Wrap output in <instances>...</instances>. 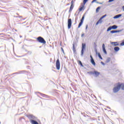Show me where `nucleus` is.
<instances>
[{"label":"nucleus","instance_id":"nucleus-9","mask_svg":"<svg viewBox=\"0 0 124 124\" xmlns=\"http://www.w3.org/2000/svg\"><path fill=\"white\" fill-rule=\"evenodd\" d=\"M99 74H100V72H97L96 71H94V75H95V76L96 77H97L98 76H99Z\"/></svg>","mask_w":124,"mask_h":124},{"label":"nucleus","instance_id":"nucleus-20","mask_svg":"<svg viewBox=\"0 0 124 124\" xmlns=\"http://www.w3.org/2000/svg\"><path fill=\"white\" fill-rule=\"evenodd\" d=\"M111 30H112L111 26L109 27L107 29V31H111Z\"/></svg>","mask_w":124,"mask_h":124},{"label":"nucleus","instance_id":"nucleus-22","mask_svg":"<svg viewBox=\"0 0 124 124\" xmlns=\"http://www.w3.org/2000/svg\"><path fill=\"white\" fill-rule=\"evenodd\" d=\"M98 56L101 60H102V57H101V55H100V53L98 54Z\"/></svg>","mask_w":124,"mask_h":124},{"label":"nucleus","instance_id":"nucleus-25","mask_svg":"<svg viewBox=\"0 0 124 124\" xmlns=\"http://www.w3.org/2000/svg\"><path fill=\"white\" fill-rule=\"evenodd\" d=\"M106 16H107L106 15H105L104 16H103L101 18H102V19H103V18H105V17H106Z\"/></svg>","mask_w":124,"mask_h":124},{"label":"nucleus","instance_id":"nucleus-16","mask_svg":"<svg viewBox=\"0 0 124 124\" xmlns=\"http://www.w3.org/2000/svg\"><path fill=\"white\" fill-rule=\"evenodd\" d=\"M73 51L74 53H76V48H75V45L74 44L73 45Z\"/></svg>","mask_w":124,"mask_h":124},{"label":"nucleus","instance_id":"nucleus-10","mask_svg":"<svg viewBox=\"0 0 124 124\" xmlns=\"http://www.w3.org/2000/svg\"><path fill=\"white\" fill-rule=\"evenodd\" d=\"M102 23V18H100L99 20L96 23V25L97 26L99 24H101Z\"/></svg>","mask_w":124,"mask_h":124},{"label":"nucleus","instance_id":"nucleus-32","mask_svg":"<svg viewBox=\"0 0 124 124\" xmlns=\"http://www.w3.org/2000/svg\"><path fill=\"white\" fill-rule=\"evenodd\" d=\"M62 52H64L63 49H62Z\"/></svg>","mask_w":124,"mask_h":124},{"label":"nucleus","instance_id":"nucleus-4","mask_svg":"<svg viewBox=\"0 0 124 124\" xmlns=\"http://www.w3.org/2000/svg\"><path fill=\"white\" fill-rule=\"evenodd\" d=\"M86 49V44H82V49H81V56H83L84 55V50Z\"/></svg>","mask_w":124,"mask_h":124},{"label":"nucleus","instance_id":"nucleus-27","mask_svg":"<svg viewBox=\"0 0 124 124\" xmlns=\"http://www.w3.org/2000/svg\"><path fill=\"white\" fill-rule=\"evenodd\" d=\"M96 0H93V1H92V3L94 2V1H95Z\"/></svg>","mask_w":124,"mask_h":124},{"label":"nucleus","instance_id":"nucleus-28","mask_svg":"<svg viewBox=\"0 0 124 124\" xmlns=\"http://www.w3.org/2000/svg\"><path fill=\"white\" fill-rule=\"evenodd\" d=\"M114 0H109V2H111L112 1H113Z\"/></svg>","mask_w":124,"mask_h":124},{"label":"nucleus","instance_id":"nucleus-33","mask_svg":"<svg viewBox=\"0 0 124 124\" xmlns=\"http://www.w3.org/2000/svg\"><path fill=\"white\" fill-rule=\"evenodd\" d=\"M102 63H103V62H101Z\"/></svg>","mask_w":124,"mask_h":124},{"label":"nucleus","instance_id":"nucleus-1","mask_svg":"<svg viewBox=\"0 0 124 124\" xmlns=\"http://www.w3.org/2000/svg\"><path fill=\"white\" fill-rule=\"evenodd\" d=\"M121 88H122V90H124V83H117V86L114 87L113 89V93H118V92H119V91H120V90L121 89Z\"/></svg>","mask_w":124,"mask_h":124},{"label":"nucleus","instance_id":"nucleus-21","mask_svg":"<svg viewBox=\"0 0 124 124\" xmlns=\"http://www.w3.org/2000/svg\"><path fill=\"white\" fill-rule=\"evenodd\" d=\"M89 74H90L91 75H94V72H89Z\"/></svg>","mask_w":124,"mask_h":124},{"label":"nucleus","instance_id":"nucleus-24","mask_svg":"<svg viewBox=\"0 0 124 124\" xmlns=\"http://www.w3.org/2000/svg\"><path fill=\"white\" fill-rule=\"evenodd\" d=\"M88 0H83V3H84V4H86V3L88 1Z\"/></svg>","mask_w":124,"mask_h":124},{"label":"nucleus","instance_id":"nucleus-7","mask_svg":"<svg viewBox=\"0 0 124 124\" xmlns=\"http://www.w3.org/2000/svg\"><path fill=\"white\" fill-rule=\"evenodd\" d=\"M90 58L91 63H92L93 65L95 66V62H94V60H93V56H92V55L90 56Z\"/></svg>","mask_w":124,"mask_h":124},{"label":"nucleus","instance_id":"nucleus-31","mask_svg":"<svg viewBox=\"0 0 124 124\" xmlns=\"http://www.w3.org/2000/svg\"><path fill=\"white\" fill-rule=\"evenodd\" d=\"M88 29V25H86V30Z\"/></svg>","mask_w":124,"mask_h":124},{"label":"nucleus","instance_id":"nucleus-2","mask_svg":"<svg viewBox=\"0 0 124 124\" xmlns=\"http://www.w3.org/2000/svg\"><path fill=\"white\" fill-rule=\"evenodd\" d=\"M37 41L42 44H46V41H45V39L41 36L38 37L37 38Z\"/></svg>","mask_w":124,"mask_h":124},{"label":"nucleus","instance_id":"nucleus-29","mask_svg":"<svg viewBox=\"0 0 124 124\" xmlns=\"http://www.w3.org/2000/svg\"><path fill=\"white\" fill-rule=\"evenodd\" d=\"M84 35H85V34L83 33L81 34V37H83V36H84Z\"/></svg>","mask_w":124,"mask_h":124},{"label":"nucleus","instance_id":"nucleus-23","mask_svg":"<svg viewBox=\"0 0 124 124\" xmlns=\"http://www.w3.org/2000/svg\"><path fill=\"white\" fill-rule=\"evenodd\" d=\"M78 64H80L81 66H83V64H82V62L80 61H78Z\"/></svg>","mask_w":124,"mask_h":124},{"label":"nucleus","instance_id":"nucleus-5","mask_svg":"<svg viewBox=\"0 0 124 124\" xmlns=\"http://www.w3.org/2000/svg\"><path fill=\"white\" fill-rule=\"evenodd\" d=\"M84 19H85V16H83L80 20V23L78 24V28L79 29L82 25H83V22H84Z\"/></svg>","mask_w":124,"mask_h":124},{"label":"nucleus","instance_id":"nucleus-3","mask_svg":"<svg viewBox=\"0 0 124 124\" xmlns=\"http://www.w3.org/2000/svg\"><path fill=\"white\" fill-rule=\"evenodd\" d=\"M56 67L57 70L61 69V62H60V59H58L56 62Z\"/></svg>","mask_w":124,"mask_h":124},{"label":"nucleus","instance_id":"nucleus-11","mask_svg":"<svg viewBox=\"0 0 124 124\" xmlns=\"http://www.w3.org/2000/svg\"><path fill=\"white\" fill-rule=\"evenodd\" d=\"M111 44L114 45V46H119V43H117V42H112Z\"/></svg>","mask_w":124,"mask_h":124},{"label":"nucleus","instance_id":"nucleus-14","mask_svg":"<svg viewBox=\"0 0 124 124\" xmlns=\"http://www.w3.org/2000/svg\"><path fill=\"white\" fill-rule=\"evenodd\" d=\"M114 49L115 52H118V51L120 50V47H119V46H116Z\"/></svg>","mask_w":124,"mask_h":124},{"label":"nucleus","instance_id":"nucleus-17","mask_svg":"<svg viewBox=\"0 0 124 124\" xmlns=\"http://www.w3.org/2000/svg\"><path fill=\"white\" fill-rule=\"evenodd\" d=\"M118 26L116 25H113L112 26H111V28L112 29V30H116Z\"/></svg>","mask_w":124,"mask_h":124},{"label":"nucleus","instance_id":"nucleus-19","mask_svg":"<svg viewBox=\"0 0 124 124\" xmlns=\"http://www.w3.org/2000/svg\"><path fill=\"white\" fill-rule=\"evenodd\" d=\"M116 32H118L117 31L113 30V31H110L111 33H116Z\"/></svg>","mask_w":124,"mask_h":124},{"label":"nucleus","instance_id":"nucleus-15","mask_svg":"<svg viewBox=\"0 0 124 124\" xmlns=\"http://www.w3.org/2000/svg\"><path fill=\"white\" fill-rule=\"evenodd\" d=\"M122 16V15H116L115 16H114V19H118V18H120Z\"/></svg>","mask_w":124,"mask_h":124},{"label":"nucleus","instance_id":"nucleus-26","mask_svg":"<svg viewBox=\"0 0 124 124\" xmlns=\"http://www.w3.org/2000/svg\"><path fill=\"white\" fill-rule=\"evenodd\" d=\"M71 5H73V0L71 1Z\"/></svg>","mask_w":124,"mask_h":124},{"label":"nucleus","instance_id":"nucleus-12","mask_svg":"<svg viewBox=\"0 0 124 124\" xmlns=\"http://www.w3.org/2000/svg\"><path fill=\"white\" fill-rule=\"evenodd\" d=\"M74 7V6L73 5H71L69 12H71Z\"/></svg>","mask_w":124,"mask_h":124},{"label":"nucleus","instance_id":"nucleus-30","mask_svg":"<svg viewBox=\"0 0 124 124\" xmlns=\"http://www.w3.org/2000/svg\"><path fill=\"white\" fill-rule=\"evenodd\" d=\"M123 11H124V6H123Z\"/></svg>","mask_w":124,"mask_h":124},{"label":"nucleus","instance_id":"nucleus-8","mask_svg":"<svg viewBox=\"0 0 124 124\" xmlns=\"http://www.w3.org/2000/svg\"><path fill=\"white\" fill-rule=\"evenodd\" d=\"M103 51L105 54H107V51H106V49H105V45L104 44L102 45Z\"/></svg>","mask_w":124,"mask_h":124},{"label":"nucleus","instance_id":"nucleus-6","mask_svg":"<svg viewBox=\"0 0 124 124\" xmlns=\"http://www.w3.org/2000/svg\"><path fill=\"white\" fill-rule=\"evenodd\" d=\"M71 25H72V22L71 21V18L68 19V29H70L71 28Z\"/></svg>","mask_w":124,"mask_h":124},{"label":"nucleus","instance_id":"nucleus-18","mask_svg":"<svg viewBox=\"0 0 124 124\" xmlns=\"http://www.w3.org/2000/svg\"><path fill=\"white\" fill-rule=\"evenodd\" d=\"M101 7H98L96 9V13H98L99 12V10H100Z\"/></svg>","mask_w":124,"mask_h":124},{"label":"nucleus","instance_id":"nucleus-13","mask_svg":"<svg viewBox=\"0 0 124 124\" xmlns=\"http://www.w3.org/2000/svg\"><path fill=\"white\" fill-rule=\"evenodd\" d=\"M84 7H85V6L84 5L80 6L79 9V12L82 11V10H83V9H84Z\"/></svg>","mask_w":124,"mask_h":124}]
</instances>
